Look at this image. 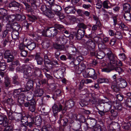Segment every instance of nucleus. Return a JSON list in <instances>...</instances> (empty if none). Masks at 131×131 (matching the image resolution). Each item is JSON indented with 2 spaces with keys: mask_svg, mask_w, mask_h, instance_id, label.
I'll use <instances>...</instances> for the list:
<instances>
[{
  "mask_svg": "<svg viewBox=\"0 0 131 131\" xmlns=\"http://www.w3.org/2000/svg\"><path fill=\"white\" fill-rule=\"evenodd\" d=\"M86 31L80 29H78L77 32H73V34L77 40H80L84 37Z\"/></svg>",
  "mask_w": 131,
  "mask_h": 131,
  "instance_id": "15",
  "label": "nucleus"
},
{
  "mask_svg": "<svg viewBox=\"0 0 131 131\" xmlns=\"http://www.w3.org/2000/svg\"><path fill=\"white\" fill-rule=\"evenodd\" d=\"M23 3L25 6L28 14L33 13H34V9H36L34 8L31 5V6L29 5L26 1L23 2Z\"/></svg>",
  "mask_w": 131,
  "mask_h": 131,
  "instance_id": "29",
  "label": "nucleus"
},
{
  "mask_svg": "<svg viewBox=\"0 0 131 131\" xmlns=\"http://www.w3.org/2000/svg\"><path fill=\"white\" fill-rule=\"evenodd\" d=\"M116 59L115 58V60L113 61L114 62H111V64L114 65L115 66H122V64L121 61L119 60H116Z\"/></svg>",
  "mask_w": 131,
  "mask_h": 131,
  "instance_id": "52",
  "label": "nucleus"
},
{
  "mask_svg": "<svg viewBox=\"0 0 131 131\" xmlns=\"http://www.w3.org/2000/svg\"><path fill=\"white\" fill-rule=\"evenodd\" d=\"M3 131H13L14 129L13 126L8 124L5 127H4Z\"/></svg>",
  "mask_w": 131,
  "mask_h": 131,
  "instance_id": "58",
  "label": "nucleus"
},
{
  "mask_svg": "<svg viewBox=\"0 0 131 131\" xmlns=\"http://www.w3.org/2000/svg\"><path fill=\"white\" fill-rule=\"evenodd\" d=\"M5 87L8 90L10 87H12V84H10V81L8 77L4 78Z\"/></svg>",
  "mask_w": 131,
  "mask_h": 131,
  "instance_id": "36",
  "label": "nucleus"
},
{
  "mask_svg": "<svg viewBox=\"0 0 131 131\" xmlns=\"http://www.w3.org/2000/svg\"><path fill=\"white\" fill-rule=\"evenodd\" d=\"M99 35L102 38L101 42L103 43H107L108 44L109 43L110 38L109 37H107L105 36L103 33H101V34H99Z\"/></svg>",
  "mask_w": 131,
  "mask_h": 131,
  "instance_id": "34",
  "label": "nucleus"
},
{
  "mask_svg": "<svg viewBox=\"0 0 131 131\" xmlns=\"http://www.w3.org/2000/svg\"><path fill=\"white\" fill-rule=\"evenodd\" d=\"M112 105L110 103H106L105 104V107H104V109L105 111H110L112 110Z\"/></svg>",
  "mask_w": 131,
  "mask_h": 131,
  "instance_id": "62",
  "label": "nucleus"
},
{
  "mask_svg": "<svg viewBox=\"0 0 131 131\" xmlns=\"http://www.w3.org/2000/svg\"><path fill=\"white\" fill-rule=\"evenodd\" d=\"M115 38L117 40H120L122 38V36L121 32L119 31H116L115 33Z\"/></svg>",
  "mask_w": 131,
  "mask_h": 131,
  "instance_id": "50",
  "label": "nucleus"
},
{
  "mask_svg": "<svg viewBox=\"0 0 131 131\" xmlns=\"http://www.w3.org/2000/svg\"><path fill=\"white\" fill-rule=\"evenodd\" d=\"M110 112L111 116L113 117L114 119L117 117L118 116V113L116 110L112 109L110 110Z\"/></svg>",
  "mask_w": 131,
  "mask_h": 131,
  "instance_id": "49",
  "label": "nucleus"
},
{
  "mask_svg": "<svg viewBox=\"0 0 131 131\" xmlns=\"http://www.w3.org/2000/svg\"><path fill=\"white\" fill-rule=\"evenodd\" d=\"M86 68V66L84 63L82 62L78 66V70L81 71H82L84 70Z\"/></svg>",
  "mask_w": 131,
  "mask_h": 131,
  "instance_id": "51",
  "label": "nucleus"
},
{
  "mask_svg": "<svg viewBox=\"0 0 131 131\" xmlns=\"http://www.w3.org/2000/svg\"><path fill=\"white\" fill-rule=\"evenodd\" d=\"M97 112L98 113L100 116L101 117H104L105 116V110L104 109H98V108H97Z\"/></svg>",
  "mask_w": 131,
  "mask_h": 131,
  "instance_id": "59",
  "label": "nucleus"
},
{
  "mask_svg": "<svg viewBox=\"0 0 131 131\" xmlns=\"http://www.w3.org/2000/svg\"><path fill=\"white\" fill-rule=\"evenodd\" d=\"M69 121L67 118L62 117V115L61 114H60V119L58 120V123L60 125L64 127L68 125Z\"/></svg>",
  "mask_w": 131,
  "mask_h": 131,
  "instance_id": "20",
  "label": "nucleus"
},
{
  "mask_svg": "<svg viewBox=\"0 0 131 131\" xmlns=\"http://www.w3.org/2000/svg\"><path fill=\"white\" fill-rule=\"evenodd\" d=\"M25 112H23L17 114L16 117H15V120L18 122L20 121L21 123L24 122Z\"/></svg>",
  "mask_w": 131,
  "mask_h": 131,
  "instance_id": "21",
  "label": "nucleus"
},
{
  "mask_svg": "<svg viewBox=\"0 0 131 131\" xmlns=\"http://www.w3.org/2000/svg\"><path fill=\"white\" fill-rule=\"evenodd\" d=\"M12 86L14 88H21V81L17 75H15L12 78Z\"/></svg>",
  "mask_w": 131,
  "mask_h": 131,
  "instance_id": "9",
  "label": "nucleus"
},
{
  "mask_svg": "<svg viewBox=\"0 0 131 131\" xmlns=\"http://www.w3.org/2000/svg\"><path fill=\"white\" fill-rule=\"evenodd\" d=\"M16 89H14L13 91V96L15 99L18 98L19 96L20 95V93L21 92H24L23 88H16Z\"/></svg>",
  "mask_w": 131,
  "mask_h": 131,
  "instance_id": "23",
  "label": "nucleus"
},
{
  "mask_svg": "<svg viewBox=\"0 0 131 131\" xmlns=\"http://www.w3.org/2000/svg\"><path fill=\"white\" fill-rule=\"evenodd\" d=\"M43 61L45 66L44 67V68L41 67V69H42L44 72H49V70L52 69V66L51 64L52 61L49 59L44 60Z\"/></svg>",
  "mask_w": 131,
  "mask_h": 131,
  "instance_id": "13",
  "label": "nucleus"
},
{
  "mask_svg": "<svg viewBox=\"0 0 131 131\" xmlns=\"http://www.w3.org/2000/svg\"><path fill=\"white\" fill-rule=\"evenodd\" d=\"M105 107V104L104 102V101L102 100L99 102L97 106L96 107V108H98V109H104Z\"/></svg>",
  "mask_w": 131,
  "mask_h": 131,
  "instance_id": "56",
  "label": "nucleus"
},
{
  "mask_svg": "<svg viewBox=\"0 0 131 131\" xmlns=\"http://www.w3.org/2000/svg\"><path fill=\"white\" fill-rule=\"evenodd\" d=\"M109 3H110V2L108 0H105L102 3V6L104 8L107 9L111 8L110 6L108 5Z\"/></svg>",
  "mask_w": 131,
  "mask_h": 131,
  "instance_id": "61",
  "label": "nucleus"
},
{
  "mask_svg": "<svg viewBox=\"0 0 131 131\" xmlns=\"http://www.w3.org/2000/svg\"><path fill=\"white\" fill-rule=\"evenodd\" d=\"M54 27L56 28V29L58 30V31H59L60 34H61V32L63 30H64V28L63 26L59 24H55Z\"/></svg>",
  "mask_w": 131,
  "mask_h": 131,
  "instance_id": "43",
  "label": "nucleus"
},
{
  "mask_svg": "<svg viewBox=\"0 0 131 131\" xmlns=\"http://www.w3.org/2000/svg\"><path fill=\"white\" fill-rule=\"evenodd\" d=\"M123 16L125 20L129 21H131V13L130 12H124Z\"/></svg>",
  "mask_w": 131,
  "mask_h": 131,
  "instance_id": "39",
  "label": "nucleus"
},
{
  "mask_svg": "<svg viewBox=\"0 0 131 131\" xmlns=\"http://www.w3.org/2000/svg\"><path fill=\"white\" fill-rule=\"evenodd\" d=\"M25 16L24 15L17 14L16 16V19L19 21H22L24 20L26 18Z\"/></svg>",
  "mask_w": 131,
  "mask_h": 131,
  "instance_id": "48",
  "label": "nucleus"
},
{
  "mask_svg": "<svg viewBox=\"0 0 131 131\" xmlns=\"http://www.w3.org/2000/svg\"><path fill=\"white\" fill-rule=\"evenodd\" d=\"M64 10L65 13L68 14H75V13L76 9L74 6H69L64 8Z\"/></svg>",
  "mask_w": 131,
  "mask_h": 131,
  "instance_id": "25",
  "label": "nucleus"
},
{
  "mask_svg": "<svg viewBox=\"0 0 131 131\" xmlns=\"http://www.w3.org/2000/svg\"><path fill=\"white\" fill-rule=\"evenodd\" d=\"M77 26L79 28L82 30H85L87 28V26L83 23H79L77 24Z\"/></svg>",
  "mask_w": 131,
  "mask_h": 131,
  "instance_id": "46",
  "label": "nucleus"
},
{
  "mask_svg": "<svg viewBox=\"0 0 131 131\" xmlns=\"http://www.w3.org/2000/svg\"><path fill=\"white\" fill-rule=\"evenodd\" d=\"M126 105L129 108L131 107V98L127 97L125 102Z\"/></svg>",
  "mask_w": 131,
  "mask_h": 131,
  "instance_id": "64",
  "label": "nucleus"
},
{
  "mask_svg": "<svg viewBox=\"0 0 131 131\" xmlns=\"http://www.w3.org/2000/svg\"><path fill=\"white\" fill-rule=\"evenodd\" d=\"M62 108L63 106L61 104H54L52 107L54 115L56 116L59 112H61L62 110Z\"/></svg>",
  "mask_w": 131,
  "mask_h": 131,
  "instance_id": "19",
  "label": "nucleus"
},
{
  "mask_svg": "<svg viewBox=\"0 0 131 131\" xmlns=\"http://www.w3.org/2000/svg\"><path fill=\"white\" fill-rule=\"evenodd\" d=\"M50 4L49 6L45 5H42L40 8L43 14L49 18H52L54 17L55 14L59 15L60 12L62 10V7L60 5L54 3L55 0H46Z\"/></svg>",
  "mask_w": 131,
  "mask_h": 131,
  "instance_id": "1",
  "label": "nucleus"
},
{
  "mask_svg": "<svg viewBox=\"0 0 131 131\" xmlns=\"http://www.w3.org/2000/svg\"><path fill=\"white\" fill-rule=\"evenodd\" d=\"M36 46V43L34 41H30L28 43L26 47L30 50L34 49Z\"/></svg>",
  "mask_w": 131,
  "mask_h": 131,
  "instance_id": "32",
  "label": "nucleus"
},
{
  "mask_svg": "<svg viewBox=\"0 0 131 131\" xmlns=\"http://www.w3.org/2000/svg\"><path fill=\"white\" fill-rule=\"evenodd\" d=\"M2 55L4 58L7 59V62H12L14 59V56L11 53V51L9 50H4Z\"/></svg>",
  "mask_w": 131,
  "mask_h": 131,
  "instance_id": "12",
  "label": "nucleus"
},
{
  "mask_svg": "<svg viewBox=\"0 0 131 131\" xmlns=\"http://www.w3.org/2000/svg\"><path fill=\"white\" fill-rule=\"evenodd\" d=\"M92 35L91 34L88 35L85 34L83 37L84 38V42L86 43L87 41H89L90 40H92Z\"/></svg>",
  "mask_w": 131,
  "mask_h": 131,
  "instance_id": "55",
  "label": "nucleus"
},
{
  "mask_svg": "<svg viewBox=\"0 0 131 131\" xmlns=\"http://www.w3.org/2000/svg\"><path fill=\"white\" fill-rule=\"evenodd\" d=\"M62 95V93L61 90L59 89L55 90L53 93V95L55 100L57 98L61 96Z\"/></svg>",
  "mask_w": 131,
  "mask_h": 131,
  "instance_id": "47",
  "label": "nucleus"
},
{
  "mask_svg": "<svg viewBox=\"0 0 131 131\" xmlns=\"http://www.w3.org/2000/svg\"><path fill=\"white\" fill-rule=\"evenodd\" d=\"M31 36L35 41L39 43V44H41L42 45H43V42L40 39V36H38L37 35H35L33 34H31Z\"/></svg>",
  "mask_w": 131,
  "mask_h": 131,
  "instance_id": "42",
  "label": "nucleus"
},
{
  "mask_svg": "<svg viewBox=\"0 0 131 131\" xmlns=\"http://www.w3.org/2000/svg\"><path fill=\"white\" fill-rule=\"evenodd\" d=\"M34 82L33 80L28 78V80L26 84V85L24 88H23V91L24 92H26L29 91L31 88H34L33 87Z\"/></svg>",
  "mask_w": 131,
  "mask_h": 131,
  "instance_id": "16",
  "label": "nucleus"
},
{
  "mask_svg": "<svg viewBox=\"0 0 131 131\" xmlns=\"http://www.w3.org/2000/svg\"><path fill=\"white\" fill-rule=\"evenodd\" d=\"M58 30L54 27L46 26L41 31L42 35L45 37H56L60 34Z\"/></svg>",
  "mask_w": 131,
  "mask_h": 131,
  "instance_id": "4",
  "label": "nucleus"
},
{
  "mask_svg": "<svg viewBox=\"0 0 131 131\" xmlns=\"http://www.w3.org/2000/svg\"><path fill=\"white\" fill-rule=\"evenodd\" d=\"M87 76L92 78L94 80L97 79V74L95 70L92 68H90L87 70Z\"/></svg>",
  "mask_w": 131,
  "mask_h": 131,
  "instance_id": "18",
  "label": "nucleus"
},
{
  "mask_svg": "<svg viewBox=\"0 0 131 131\" xmlns=\"http://www.w3.org/2000/svg\"><path fill=\"white\" fill-rule=\"evenodd\" d=\"M105 53L106 54V57L108 59L110 62L108 63L107 65L111 64V62H114L115 58H117L116 55L113 53L111 48H106L105 49Z\"/></svg>",
  "mask_w": 131,
  "mask_h": 131,
  "instance_id": "7",
  "label": "nucleus"
},
{
  "mask_svg": "<svg viewBox=\"0 0 131 131\" xmlns=\"http://www.w3.org/2000/svg\"><path fill=\"white\" fill-rule=\"evenodd\" d=\"M88 101L84 99L80 100L79 101V104L82 107L86 106L88 104Z\"/></svg>",
  "mask_w": 131,
  "mask_h": 131,
  "instance_id": "53",
  "label": "nucleus"
},
{
  "mask_svg": "<svg viewBox=\"0 0 131 131\" xmlns=\"http://www.w3.org/2000/svg\"><path fill=\"white\" fill-rule=\"evenodd\" d=\"M86 47L89 50L93 51L95 49V43L93 40H90L86 43Z\"/></svg>",
  "mask_w": 131,
  "mask_h": 131,
  "instance_id": "24",
  "label": "nucleus"
},
{
  "mask_svg": "<svg viewBox=\"0 0 131 131\" xmlns=\"http://www.w3.org/2000/svg\"><path fill=\"white\" fill-rule=\"evenodd\" d=\"M75 102L72 100H69L67 101L65 103V106L68 108H70L73 106Z\"/></svg>",
  "mask_w": 131,
  "mask_h": 131,
  "instance_id": "38",
  "label": "nucleus"
},
{
  "mask_svg": "<svg viewBox=\"0 0 131 131\" xmlns=\"http://www.w3.org/2000/svg\"><path fill=\"white\" fill-rule=\"evenodd\" d=\"M29 57L32 58L35 57V59L36 60L37 64L41 65L42 64L44 60L43 58L41 56V53L40 52H37L35 55H31Z\"/></svg>",
  "mask_w": 131,
  "mask_h": 131,
  "instance_id": "14",
  "label": "nucleus"
},
{
  "mask_svg": "<svg viewBox=\"0 0 131 131\" xmlns=\"http://www.w3.org/2000/svg\"><path fill=\"white\" fill-rule=\"evenodd\" d=\"M9 123L8 120L6 115L4 114H0V125L3 127L7 126Z\"/></svg>",
  "mask_w": 131,
  "mask_h": 131,
  "instance_id": "17",
  "label": "nucleus"
},
{
  "mask_svg": "<svg viewBox=\"0 0 131 131\" xmlns=\"http://www.w3.org/2000/svg\"><path fill=\"white\" fill-rule=\"evenodd\" d=\"M3 46L5 47L10 42L9 37L8 36H7L5 38H3Z\"/></svg>",
  "mask_w": 131,
  "mask_h": 131,
  "instance_id": "57",
  "label": "nucleus"
},
{
  "mask_svg": "<svg viewBox=\"0 0 131 131\" xmlns=\"http://www.w3.org/2000/svg\"><path fill=\"white\" fill-rule=\"evenodd\" d=\"M13 26L14 29V33L15 32H17V34L16 36L17 37L19 35L18 31L20 30V25L17 23L15 22L13 23Z\"/></svg>",
  "mask_w": 131,
  "mask_h": 131,
  "instance_id": "30",
  "label": "nucleus"
},
{
  "mask_svg": "<svg viewBox=\"0 0 131 131\" xmlns=\"http://www.w3.org/2000/svg\"><path fill=\"white\" fill-rule=\"evenodd\" d=\"M123 9L124 12H130L131 6L130 4L126 3L123 5Z\"/></svg>",
  "mask_w": 131,
  "mask_h": 131,
  "instance_id": "37",
  "label": "nucleus"
},
{
  "mask_svg": "<svg viewBox=\"0 0 131 131\" xmlns=\"http://www.w3.org/2000/svg\"><path fill=\"white\" fill-rule=\"evenodd\" d=\"M75 120L78 122V125L79 127L81 126V124L84 123L85 125L84 126V129L86 130L89 129L90 127L89 126V124L86 122V119L83 116L80 114L78 115L76 117Z\"/></svg>",
  "mask_w": 131,
  "mask_h": 131,
  "instance_id": "8",
  "label": "nucleus"
},
{
  "mask_svg": "<svg viewBox=\"0 0 131 131\" xmlns=\"http://www.w3.org/2000/svg\"><path fill=\"white\" fill-rule=\"evenodd\" d=\"M41 69L38 67H35L32 70L31 77L34 80L38 78L43 77V75L41 73Z\"/></svg>",
  "mask_w": 131,
  "mask_h": 131,
  "instance_id": "11",
  "label": "nucleus"
},
{
  "mask_svg": "<svg viewBox=\"0 0 131 131\" xmlns=\"http://www.w3.org/2000/svg\"><path fill=\"white\" fill-rule=\"evenodd\" d=\"M97 82L98 83L101 84L103 83H107L108 82V80L106 78H99L97 80Z\"/></svg>",
  "mask_w": 131,
  "mask_h": 131,
  "instance_id": "54",
  "label": "nucleus"
},
{
  "mask_svg": "<svg viewBox=\"0 0 131 131\" xmlns=\"http://www.w3.org/2000/svg\"><path fill=\"white\" fill-rule=\"evenodd\" d=\"M34 13H30L27 14H26V17L28 20L30 22H31V23L33 22H35L36 20H37V18L36 16L35 15Z\"/></svg>",
  "mask_w": 131,
  "mask_h": 131,
  "instance_id": "26",
  "label": "nucleus"
},
{
  "mask_svg": "<svg viewBox=\"0 0 131 131\" xmlns=\"http://www.w3.org/2000/svg\"><path fill=\"white\" fill-rule=\"evenodd\" d=\"M97 55L96 58L99 59H102L105 56L106 54L105 53V49H104V52L101 51H99L97 52Z\"/></svg>",
  "mask_w": 131,
  "mask_h": 131,
  "instance_id": "44",
  "label": "nucleus"
},
{
  "mask_svg": "<svg viewBox=\"0 0 131 131\" xmlns=\"http://www.w3.org/2000/svg\"><path fill=\"white\" fill-rule=\"evenodd\" d=\"M6 30H7L8 31H10L12 32H14V29L13 26V23L12 24L8 23L6 24Z\"/></svg>",
  "mask_w": 131,
  "mask_h": 131,
  "instance_id": "45",
  "label": "nucleus"
},
{
  "mask_svg": "<svg viewBox=\"0 0 131 131\" xmlns=\"http://www.w3.org/2000/svg\"><path fill=\"white\" fill-rule=\"evenodd\" d=\"M42 78H40V79H38V82L36 83V86L43 87L47 84L48 81L47 79Z\"/></svg>",
  "mask_w": 131,
  "mask_h": 131,
  "instance_id": "27",
  "label": "nucleus"
},
{
  "mask_svg": "<svg viewBox=\"0 0 131 131\" xmlns=\"http://www.w3.org/2000/svg\"><path fill=\"white\" fill-rule=\"evenodd\" d=\"M24 122L21 123L20 128V131H28L31 130L29 128H33L34 124L35 117L31 113L25 112Z\"/></svg>",
  "mask_w": 131,
  "mask_h": 131,
  "instance_id": "3",
  "label": "nucleus"
},
{
  "mask_svg": "<svg viewBox=\"0 0 131 131\" xmlns=\"http://www.w3.org/2000/svg\"><path fill=\"white\" fill-rule=\"evenodd\" d=\"M20 100V99L18 100V102H19V105H21L23 103H24V106L26 107H28V110L29 111L32 112H35L36 109V102L34 99H33L28 100V101L25 103L23 101L21 103L19 102Z\"/></svg>",
  "mask_w": 131,
  "mask_h": 131,
  "instance_id": "6",
  "label": "nucleus"
},
{
  "mask_svg": "<svg viewBox=\"0 0 131 131\" xmlns=\"http://www.w3.org/2000/svg\"><path fill=\"white\" fill-rule=\"evenodd\" d=\"M85 82L84 80H82L80 82L78 85L77 86V88L79 91L81 92L83 91V90H85L84 85Z\"/></svg>",
  "mask_w": 131,
  "mask_h": 131,
  "instance_id": "31",
  "label": "nucleus"
},
{
  "mask_svg": "<svg viewBox=\"0 0 131 131\" xmlns=\"http://www.w3.org/2000/svg\"><path fill=\"white\" fill-rule=\"evenodd\" d=\"M34 93L36 97H41L43 94V90L42 89L40 88L39 86H36L35 89Z\"/></svg>",
  "mask_w": 131,
  "mask_h": 131,
  "instance_id": "22",
  "label": "nucleus"
},
{
  "mask_svg": "<svg viewBox=\"0 0 131 131\" xmlns=\"http://www.w3.org/2000/svg\"><path fill=\"white\" fill-rule=\"evenodd\" d=\"M34 69L33 66L28 64V65H26L25 66L24 71V78L28 79L31 76V70Z\"/></svg>",
  "mask_w": 131,
  "mask_h": 131,
  "instance_id": "10",
  "label": "nucleus"
},
{
  "mask_svg": "<svg viewBox=\"0 0 131 131\" xmlns=\"http://www.w3.org/2000/svg\"><path fill=\"white\" fill-rule=\"evenodd\" d=\"M96 6L95 7L97 9H100L102 7V3L101 0H96Z\"/></svg>",
  "mask_w": 131,
  "mask_h": 131,
  "instance_id": "63",
  "label": "nucleus"
},
{
  "mask_svg": "<svg viewBox=\"0 0 131 131\" xmlns=\"http://www.w3.org/2000/svg\"><path fill=\"white\" fill-rule=\"evenodd\" d=\"M101 71L107 73H109L112 71H115L117 72L119 75L124 72V70L121 68L115 66L114 65L109 64L106 65L105 67L101 69Z\"/></svg>",
  "mask_w": 131,
  "mask_h": 131,
  "instance_id": "5",
  "label": "nucleus"
},
{
  "mask_svg": "<svg viewBox=\"0 0 131 131\" xmlns=\"http://www.w3.org/2000/svg\"><path fill=\"white\" fill-rule=\"evenodd\" d=\"M117 75L115 74L112 76V78L113 81L112 82L111 86L112 90L114 92L117 93L120 90V88H124L127 85V82L121 77H117Z\"/></svg>",
  "mask_w": 131,
  "mask_h": 131,
  "instance_id": "2",
  "label": "nucleus"
},
{
  "mask_svg": "<svg viewBox=\"0 0 131 131\" xmlns=\"http://www.w3.org/2000/svg\"><path fill=\"white\" fill-rule=\"evenodd\" d=\"M8 7L9 8H10L11 7H15L19 8H20L21 6L20 3L16 1H14L11 2L9 3Z\"/></svg>",
  "mask_w": 131,
  "mask_h": 131,
  "instance_id": "35",
  "label": "nucleus"
},
{
  "mask_svg": "<svg viewBox=\"0 0 131 131\" xmlns=\"http://www.w3.org/2000/svg\"><path fill=\"white\" fill-rule=\"evenodd\" d=\"M115 110L118 111H120L122 110V106L120 103H118L116 101H113L112 103Z\"/></svg>",
  "mask_w": 131,
  "mask_h": 131,
  "instance_id": "33",
  "label": "nucleus"
},
{
  "mask_svg": "<svg viewBox=\"0 0 131 131\" xmlns=\"http://www.w3.org/2000/svg\"><path fill=\"white\" fill-rule=\"evenodd\" d=\"M92 130V131H106V129L105 126L98 124L93 127Z\"/></svg>",
  "mask_w": 131,
  "mask_h": 131,
  "instance_id": "28",
  "label": "nucleus"
},
{
  "mask_svg": "<svg viewBox=\"0 0 131 131\" xmlns=\"http://www.w3.org/2000/svg\"><path fill=\"white\" fill-rule=\"evenodd\" d=\"M41 131H54V130L51 125L48 124L43 126Z\"/></svg>",
  "mask_w": 131,
  "mask_h": 131,
  "instance_id": "41",
  "label": "nucleus"
},
{
  "mask_svg": "<svg viewBox=\"0 0 131 131\" xmlns=\"http://www.w3.org/2000/svg\"><path fill=\"white\" fill-rule=\"evenodd\" d=\"M35 121H34L35 125L37 126H39L41 124L42 121L40 116H37L35 118Z\"/></svg>",
  "mask_w": 131,
  "mask_h": 131,
  "instance_id": "40",
  "label": "nucleus"
},
{
  "mask_svg": "<svg viewBox=\"0 0 131 131\" xmlns=\"http://www.w3.org/2000/svg\"><path fill=\"white\" fill-rule=\"evenodd\" d=\"M26 1L27 2H29L31 4L34 8L37 9V6L36 4V0H27Z\"/></svg>",
  "mask_w": 131,
  "mask_h": 131,
  "instance_id": "60",
  "label": "nucleus"
}]
</instances>
